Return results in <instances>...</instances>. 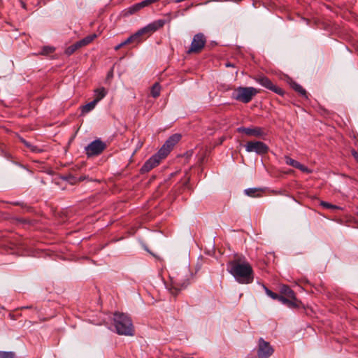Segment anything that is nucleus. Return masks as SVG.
Returning a JSON list of instances; mask_svg holds the SVG:
<instances>
[{"instance_id": "f257e3e1", "label": "nucleus", "mask_w": 358, "mask_h": 358, "mask_svg": "<svg viewBox=\"0 0 358 358\" xmlns=\"http://www.w3.org/2000/svg\"><path fill=\"white\" fill-rule=\"evenodd\" d=\"M227 271L239 283L249 284L253 280L252 266L248 262L240 258L229 262Z\"/></svg>"}, {"instance_id": "f03ea898", "label": "nucleus", "mask_w": 358, "mask_h": 358, "mask_svg": "<svg viewBox=\"0 0 358 358\" xmlns=\"http://www.w3.org/2000/svg\"><path fill=\"white\" fill-rule=\"evenodd\" d=\"M192 273L187 266H183L171 269L169 273L171 280L170 287L169 288L173 294L186 288L190 283V279Z\"/></svg>"}, {"instance_id": "7ed1b4c3", "label": "nucleus", "mask_w": 358, "mask_h": 358, "mask_svg": "<svg viewBox=\"0 0 358 358\" xmlns=\"http://www.w3.org/2000/svg\"><path fill=\"white\" fill-rule=\"evenodd\" d=\"M114 327L120 335L133 336L134 327L131 318L126 314L115 313L113 317Z\"/></svg>"}, {"instance_id": "20e7f679", "label": "nucleus", "mask_w": 358, "mask_h": 358, "mask_svg": "<svg viewBox=\"0 0 358 358\" xmlns=\"http://www.w3.org/2000/svg\"><path fill=\"white\" fill-rule=\"evenodd\" d=\"M258 92L259 91L253 87H238L234 90L231 97L235 100L247 103H249Z\"/></svg>"}, {"instance_id": "39448f33", "label": "nucleus", "mask_w": 358, "mask_h": 358, "mask_svg": "<svg viewBox=\"0 0 358 358\" xmlns=\"http://www.w3.org/2000/svg\"><path fill=\"white\" fill-rule=\"evenodd\" d=\"M245 148L248 152H255L257 155L266 154L268 150V147L262 141H249Z\"/></svg>"}, {"instance_id": "423d86ee", "label": "nucleus", "mask_w": 358, "mask_h": 358, "mask_svg": "<svg viewBox=\"0 0 358 358\" xmlns=\"http://www.w3.org/2000/svg\"><path fill=\"white\" fill-rule=\"evenodd\" d=\"M206 40L204 35L201 33L196 34L193 37L190 48L187 51L188 53L199 52L204 47Z\"/></svg>"}, {"instance_id": "0eeeda50", "label": "nucleus", "mask_w": 358, "mask_h": 358, "mask_svg": "<svg viewBox=\"0 0 358 358\" xmlns=\"http://www.w3.org/2000/svg\"><path fill=\"white\" fill-rule=\"evenodd\" d=\"M273 353V349L268 342L263 338H259L258 343V358H268Z\"/></svg>"}, {"instance_id": "6e6552de", "label": "nucleus", "mask_w": 358, "mask_h": 358, "mask_svg": "<svg viewBox=\"0 0 358 358\" xmlns=\"http://www.w3.org/2000/svg\"><path fill=\"white\" fill-rule=\"evenodd\" d=\"M165 23H166V21L164 20H155V21L148 24L145 27L141 28V29H139L138 31V34H140L141 36L144 34L150 35L152 33L157 31L159 29L164 27Z\"/></svg>"}, {"instance_id": "1a4fd4ad", "label": "nucleus", "mask_w": 358, "mask_h": 358, "mask_svg": "<svg viewBox=\"0 0 358 358\" xmlns=\"http://www.w3.org/2000/svg\"><path fill=\"white\" fill-rule=\"evenodd\" d=\"M164 157H166V156H162V155L160 154V151L159 150L157 154L152 156L145 162V164L141 167V172L145 173L150 171L154 167L157 166L159 164L160 161Z\"/></svg>"}, {"instance_id": "9d476101", "label": "nucleus", "mask_w": 358, "mask_h": 358, "mask_svg": "<svg viewBox=\"0 0 358 358\" xmlns=\"http://www.w3.org/2000/svg\"><path fill=\"white\" fill-rule=\"evenodd\" d=\"M180 138L181 136L178 134H173L171 136H170L159 150L160 154H162V156L166 157L171 150V149L180 140Z\"/></svg>"}, {"instance_id": "9b49d317", "label": "nucleus", "mask_w": 358, "mask_h": 358, "mask_svg": "<svg viewBox=\"0 0 358 358\" xmlns=\"http://www.w3.org/2000/svg\"><path fill=\"white\" fill-rule=\"evenodd\" d=\"M106 148V144L100 140H95L90 143L85 148L88 156L99 155Z\"/></svg>"}, {"instance_id": "f8f14e48", "label": "nucleus", "mask_w": 358, "mask_h": 358, "mask_svg": "<svg viewBox=\"0 0 358 358\" xmlns=\"http://www.w3.org/2000/svg\"><path fill=\"white\" fill-rule=\"evenodd\" d=\"M239 132H243L248 136H252L255 137H264L266 136V132L264 129L259 127H239L238 128Z\"/></svg>"}, {"instance_id": "ddd939ff", "label": "nucleus", "mask_w": 358, "mask_h": 358, "mask_svg": "<svg viewBox=\"0 0 358 358\" xmlns=\"http://www.w3.org/2000/svg\"><path fill=\"white\" fill-rule=\"evenodd\" d=\"M279 301L287 306L290 308H299L301 305V302L297 300L296 296H294V298H286L281 296L279 299Z\"/></svg>"}, {"instance_id": "4468645a", "label": "nucleus", "mask_w": 358, "mask_h": 358, "mask_svg": "<svg viewBox=\"0 0 358 358\" xmlns=\"http://www.w3.org/2000/svg\"><path fill=\"white\" fill-rule=\"evenodd\" d=\"M285 163L287 164V165H289L291 166H293L294 168H296L299 170H301V171L303 172H305V173H308L309 172V169L303 166V164H301V163H299V162L286 156L285 157Z\"/></svg>"}, {"instance_id": "2eb2a0df", "label": "nucleus", "mask_w": 358, "mask_h": 358, "mask_svg": "<svg viewBox=\"0 0 358 358\" xmlns=\"http://www.w3.org/2000/svg\"><path fill=\"white\" fill-rule=\"evenodd\" d=\"M255 80H256V82H257L259 84L266 87V89L271 90V87H273V84L272 83L271 80L266 76H259L255 77Z\"/></svg>"}, {"instance_id": "dca6fc26", "label": "nucleus", "mask_w": 358, "mask_h": 358, "mask_svg": "<svg viewBox=\"0 0 358 358\" xmlns=\"http://www.w3.org/2000/svg\"><path fill=\"white\" fill-rule=\"evenodd\" d=\"M107 94V92L104 87H100L94 90V101L98 103L102 99H103Z\"/></svg>"}, {"instance_id": "f3484780", "label": "nucleus", "mask_w": 358, "mask_h": 358, "mask_svg": "<svg viewBox=\"0 0 358 358\" xmlns=\"http://www.w3.org/2000/svg\"><path fill=\"white\" fill-rule=\"evenodd\" d=\"M97 37V34H93L91 35H89L82 40H80L79 41H77L78 45L80 46V48H82L83 46H85L88 44H90L91 42L93 41L94 39H95Z\"/></svg>"}, {"instance_id": "a211bd4d", "label": "nucleus", "mask_w": 358, "mask_h": 358, "mask_svg": "<svg viewBox=\"0 0 358 358\" xmlns=\"http://www.w3.org/2000/svg\"><path fill=\"white\" fill-rule=\"evenodd\" d=\"M280 293L287 298H294L295 296L294 291L287 285H282L280 287Z\"/></svg>"}, {"instance_id": "6ab92c4d", "label": "nucleus", "mask_w": 358, "mask_h": 358, "mask_svg": "<svg viewBox=\"0 0 358 358\" xmlns=\"http://www.w3.org/2000/svg\"><path fill=\"white\" fill-rule=\"evenodd\" d=\"M97 103L94 100L84 106L81 108L82 114H86L92 111L96 106Z\"/></svg>"}, {"instance_id": "aec40b11", "label": "nucleus", "mask_w": 358, "mask_h": 358, "mask_svg": "<svg viewBox=\"0 0 358 358\" xmlns=\"http://www.w3.org/2000/svg\"><path fill=\"white\" fill-rule=\"evenodd\" d=\"M291 87L297 92H299L301 95L306 96V91L299 84L296 82H292L290 83Z\"/></svg>"}, {"instance_id": "412c9836", "label": "nucleus", "mask_w": 358, "mask_h": 358, "mask_svg": "<svg viewBox=\"0 0 358 358\" xmlns=\"http://www.w3.org/2000/svg\"><path fill=\"white\" fill-rule=\"evenodd\" d=\"M259 192H261V189L258 188H248L245 189V194L252 197L259 196Z\"/></svg>"}, {"instance_id": "4be33fe9", "label": "nucleus", "mask_w": 358, "mask_h": 358, "mask_svg": "<svg viewBox=\"0 0 358 358\" xmlns=\"http://www.w3.org/2000/svg\"><path fill=\"white\" fill-rule=\"evenodd\" d=\"M140 34H138V31H137L135 34L129 36L127 40L124 41V45H127L128 43H132V42H140Z\"/></svg>"}, {"instance_id": "5701e85b", "label": "nucleus", "mask_w": 358, "mask_h": 358, "mask_svg": "<svg viewBox=\"0 0 358 358\" xmlns=\"http://www.w3.org/2000/svg\"><path fill=\"white\" fill-rule=\"evenodd\" d=\"M161 91V87L158 83H155L151 88V95L154 98H157L159 96Z\"/></svg>"}, {"instance_id": "b1692460", "label": "nucleus", "mask_w": 358, "mask_h": 358, "mask_svg": "<svg viewBox=\"0 0 358 358\" xmlns=\"http://www.w3.org/2000/svg\"><path fill=\"white\" fill-rule=\"evenodd\" d=\"M80 48V46L78 45V43H75L74 44L70 45L69 47H68L66 50H65V53L67 55H72L76 50H77L78 49Z\"/></svg>"}, {"instance_id": "393cba45", "label": "nucleus", "mask_w": 358, "mask_h": 358, "mask_svg": "<svg viewBox=\"0 0 358 358\" xmlns=\"http://www.w3.org/2000/svg\"><path fill=\"white\" fill-rule=\"evenodd\" d=\"M141 8L138 4V3H135L132 5L131 6L129 7L127 10V13L128 14H134L136 13L137 11L140 10Z\"/></svg>"}, {"instance_id": "a878e982", "label": "nucleus", "mask_w": 358, "mask_h": 358, "mask_svg": "<svg viewBox=\"0 0 358 358\" xmlns=\"http://www.w3.org/2000/svg\"><path fill=\"white\" fill-rule=\"evenodd\" d=\"M264 290H265V292L266 294L269 296L271 297V299H277L279 301V299L280 298L281 295H278V294L276 293H274L272 291H271L270 289H268L267 287H266L265 286H264Z\"/></svg>"}, {"instance_id": "bb28decb", "label": "nucleus", "mask_w": 358, "mask_h": 358, "mask_svg": "<svg viewBox=\"0 0 358 358\" xmlns=\"http://www.w3.org/2000/svg\"><path fill=\"white\" fill-rule=\"evenodd\" d=\"M320 205L324 208H329V209H332V210L341 209V208L339 206L331 204L326 201H321Z\"/></svg>"}, {"instance_id": "cd10ccee", "label": "nucleus", "mask_w": 358, "mask_h": 358, "mask_svg": "<svg viewBox=\"0 0 358 358\" xmlns=\"http://www.w3.org/2000/svg\"><path fill=\"white\" fill-rule=\"evenodd\" d=\"M15 355L12 352H0V358H14Z\"/></svg>"}, {"instance_id": "c85d7f7f", "label": "nucleus", "mask_w": 358, "mask_h": 358, "mask_svg": "<svg viewBox=\"0 0 358 358\" xmlns=\"http://www.w3.org/2000/svg\"><path fill=\"white\" fill-rule=\"evenodd\" d=\"M55 50V49L52 47H44L42 50L41 54L42 55H48L49 53L52 52Z\"/></svg>"}, {"instance_id": "c756f323", "label": "nucleus", "mask_w": 358, "mask_h": 358, "mask_svg": "<svg viewBox=\"0 0 358 358\" xmlns=\"http://www.w3.org/2000/svg\"><path fill=\"white\" fill-rule=\"evenodd\" d=\"M270 90H271L280 95H283V94H284V91L281 88H279L274 85H273V87H271V89Z\"/></svg>"}, {"instance_id": "7c9ffc66", "label": "nucleus", "mask_w": 358, "mask_h": 358, "mask_svg": "<svg viewBox=\"0 0 358 358\" xmlns=\"http://www.w3.org/2000/svg\"><path fill=\"white\" fill-rule=\"evenodd\" d=\"M141 8L150 6L149 0H143L138 3Z\"/></svg>"}, {"instance_id": "2f4dec72", "label": "nucleus", "mask_w": 358, "mask_h": 358, "mask_svg": "<svg viewBox=\"0 0 358 358\" xmlns=\"http://www.w3.org/2000/svg\"><path fill=\"white\" fill-rule=\"evenodd\" d=\"M24 143L27 147L29 148L32 151H34V152L36 151V148L35 146L31 145L29 143L24 141Z\"/></svg>"}, {"instance_id": "473e14b6", "label": "nucleus", "mask_w": 358, "mask_h": 358, "mask_svg": "<svg viewBox=\"0 0 358 358\" xmlns=\"http://www.w3.org/2000/svg\"><path fill=\"white\" fill-rule=\"evenodd\" d=\"M124 45H124V42H122V43H121L118 44V45L115 48V50H119L120 48H122V47H123Z\"/></svg>"}, {"instance_id": "72a5a7b5", "label": "nucleus", "mask_w": 358, "mask_h": 358, "mask_svg": "<svg viewBox=\"0 0 358 358\" xmlns=\"http://www.w3.org/2000/svg\"><path fill=\"white\" fill-rule=\"evenodd\" d=\"M159 0H149V2H150V4H152L153 3H155L157 1H158Z\"/></svg>"}, {"instance_id": "f704fd0d", "label": "nucleus", "mask_w": 358, "mask_h": 358, "mask_svg": "<svg viewBox=\"0 0 358 358\" xmlns=\"http://www.w3.org/2000/svg\"><path fill=\"white\" fill-rule=\"evenodd\" d=\"M226 66H233V65L229 63V64H226Z\"/></svg>"}, {"instance_id": "c9c22d12", "label": "nucleus", "mask_w": 358, "mask_h": 358, "mask_svg": "<svg viewBox=\"0 0 358 358\" xmlns=\"http://www.w3.org/2000/svg\"><path fill=\"white\" fill-rule=\"evenodd\" d=\"M357 215H358V211H357Z\"/></svg>"}]
</instances>
